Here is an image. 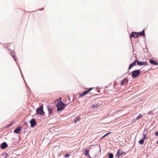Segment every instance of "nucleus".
<instances>
[{"label":"nucleus","instance_id":"f257e3e1","mask_svg":"<svg viewBox=\"0 0 158 158\" xmlns=\"http://www.w3.org/2000/svg\"><path fill=\"white\" fill-rule=\"evenodd\" d=\"M139 35L142 36L143 35L144 36H145L144 31L143 30L142 31L139 32H132L130 35V37L131 38L132 37H133L135 38H137Z\"/></svg>","mask_w":158,"mask_h":158},{"label":"nucleus","instance_id":"f03ea898","mask_svg":"<svg viewBox=\"0 0 158 158\" xmlns=\"http://www.w3.org/2000/svg\"><path fill=\"white\" fill-rule=\"evenodd\" d=\"M65 106V104L62 102L61 101L60 102H59L57 104V111L63 110Z\"/></svg>","mask_w":158,"mask_h":158},{"label":"nucleus","instance_id":"7ed1b4c3","mask_svg":"<svg viewBox=\"0 0 158 158\" xmlns=\"http://www.w3.org/2000/svg\"><path fill=\"white\" fill-rule=\"evenodd\" d=\"M37 114L42 116H44L45 113L43 110V106L42 105L36 109Z\"/></svg>","mask_w":158,"mask_h":158},{"label":"nucleus","instance_id":"20e7f679","mask_svg":"<svg viewBox=\"0 0 158 158\" xmlns=\"http://www.w3.org/2000/svg\"><path fill=\"white\" fill-rule=\"evenodd\" d=\"M140 74V72L139 70L133 71L132 73V76L135 78L137 77Z\"/></svg>","mask_w":158,"mask_h":158},{"label":"nucleus","instance_id":"39448f33","mask_svg":"<svg viewBox=\"0 0 158 158\" xmlns=\"http://www.w3.org/2000/svg\"><path fill=\"white\" fill-rule=\"evenodd\" d=\"M94 88L92 87L90 88L88 90L85 92H83V93L79 94V97H82L85 95L87 93H89L91 90H92Z\"/></svg>","mask_w":158,"mask_h":158},{"label":"nucleus","instance_id":"423d86ee","mask_svg":"<svg viewBox=\"0 0 158 158\" xmlns=\"http://www.w3.org/2000/svg\"><path fill=\"white\" fill-rule=\"evenodd\" d=\"M146 135L144 133H143V137H142V139L139 142V143L140 144L142 145L144 143V141L146 139Z\"/></svg>","mask_w":158,"mask_h":158},{"label":"nucleus","instance_id":"0eeeda50","mask_svg":"<svg viewBox=\"0 0 158 158\" xmlns=\"http://www.w3.org/2000/svg\"><path fill=\"white\" fill-rule=\"evenodd\" d=\"M30 123L31 127H34L36 124V122L34 119H31L30 121Z\"/></svg>","mask_w":158,"mask_h":158},{"label":"nucleus","instance_id":"6e6552de","mask_svg":"<svg viewBox=\"0 0 158 158\" xmlns=\"http://www.w3.org/2000/svg\"><path fill=\"white\" fill-rule=\"evenodd\" d=\"M137 63L138 65L139 66H142L143 65H147V63L146 62H141L137 61Z\"/></svg>","mask_w":158,"mask_h":158},{"label":"nucleus","instance_id":"1a4fd4ad","mask_svg":"<svg viewBox=\"0 0 158 158\" xmlns=\"http://www.w3.org/2000/svg\"><path fill=\"white\" fill-rule=\"evenodd\" d=\"M123 154V155H124L125 154V153L123 152L122 151H121L120 149H119L116 155L118 157H120V156L122 155Z\"/></svg>","mask_w":158,"mask_h":158},{"label":"nucleus","instance_id":"9d476101","mask_svg":"<svg viewBox=\"0 0 158 158\" xmlns=\"http://www.w3.org/2000/svg\"><path fill=\"white\" fill-rule=\"evenodd\" d=\"M128 82V81L127 79L125 78L121 81L120 85H125L127 84Z\"/></svg>","mask_w":158,"mask_h":158},{"label":"nucleus","instance_id":"9b49d317","mask_svg":"<svg viewBox=\"0 0 158 158\" xmlns=\"http://www.w3.org/2000/svg\"><path fill=\"white\" fill-rule=\"evenodd\" d=\"M91 107L94 108H97L99 107V106L97 102H94V103L91 105Z\"/></svg>","mask_w":158,"mask_h":158},{"label":"nucleus","instance_id":"f8f14e48","mask_svg":"<svg viewBox=\"0 0 158 158\" xmlns=\"http://www.w3.org/2000/svg\"><path fill=\"white\" fill-rule=\"evenodd\" d=\"M7 147V144L5 142L1 144V148L2 149H4Z\"/></svg>","mask_w":158,"mask_h":158},{"label":"nucleus","instance_id":"ddd939ff","mask_svg":"<svg viewBox=\"0 0 158 158\" xmlns=\"http://www.w3.org/2000/svg\"><path fill=\"white\" fill-rule=\"evenodd\" d=\"M137 60H135V61L133 62L129 66V69L130 70L131 68L133 67V66H134L136 65V63H137Z\"/></svg>","mask_w":158,"mask_h":158},{"label":"nucleus","instance_id":"4468645a","mask_svg":"<svg viewBox=\"0 0 158 158\" xmlns=\"http://www.w3.org/2000/svg\"><path fill=\"white\" fill-rule=\"evenodd\" d=\"M21 130V127H20L16 128L14 130V132L15 133H19Z\"/></svg>","mask_w":158,"mask_h":158},{"label":"nucleus","instance_id":"2eb2a0df","mask_svg":"<svg viewBox=\"0 0 158 158\" xmlns=\"http://www.w3.org/2000/svg\"><path fill=\"white\" fill-rule=\"evenodd\" d=\"M152 64L154 65H158V63L154 61L153 60H150L149 61Z\"/></svg>","mask_w":158,"mask_h":158},{"label":"nucleus","instance_id":"dca6fc26","mask_svg":"<svg viewBox=\"0 0 158 158\" xmlns=\"http://www.w3.org/2000/svg\"><path fill=\"white\" fill-rule=\"evenodd\" d=\"M83 154L85 156H87L89 154V151H88L87 149H86L83 152Z\"/></svg>","mask_w":158,"mask_h":158},{"label":"nucleus","instance_id":"f3484780","mask_svg":"<svg viewBox=\"0 0 158 158\" xmlns=\"http://www.w3.org/2000/svg\"><path fill=\"white\" fill-rule=\"evenodd\" d=\"M48 110L49 114H51L52 113V108L51 107H48Z\"/></svg>","mask_w":158,"mask_h":158},{"label":"nucleus","instance_id":"a211bd4d","mask_svg":"<svg viewBox=\"0 0 158 158\" xmlns=\"http://www.w3.org/2000/svg\"><path fill=\"white\" fill-rule=\"evenodd\" d=\"M114 157L113 155V154L110 153L109 154V158H113Z\"/></svg>","mask_w":158,"mask_h":158},{"label":"nucleus","instance_id":"6ab92c4d","mask_svg":"<svg viewBox=\"0 0 158 158\" xmlns=\"http://www.w3.org/2000/svg\"><path fill=\"white\" fill-rule=\"evenodd\" d=\"M142 115L140 114L136 118V119H139L142 117Z\"/></svg>","mask_w":158,"mask_h":158},{"label":"nucleus","instance_id":"aec40b11","mask_svg":"<svg viewBox=\"0 0 158 158\" xmlns=\"http://www.w3.org/2000/svg\"><path fill=\"white\" fill-rule=\"evenodd\" d=\"M79 120V118H78V117H76L74 120V121L75 123H76L77 122V121Z\"/></svg>","mask_w":158,"mask_h":158},{"label":"nucleus","instance_id":"412c9836","mask_svg":"<svg viewBox=\"0 0 158 158\" xmlns=\"http://www.w3.org/2000/svg\"><path fill=\"white\" fill-rule=\"evenodd\" d=\"M148 115H153V111H151L149 112L148 113Z\"/></svg>","mask_w":158,"mask_h":158},{"label":"nucleus","instance_id":"4be33fe9","mask_svg":"<svg viewBox=\"0 0 158 158\" xmlns=\"http://www.w3.org/2000/svg\"><path fill=\"white\" fill-rule=\"evenodd\" d=\"M111 133V132H110V133H107L106 134H105V135H104V136H103L102 137V138H103V137H105L106 136V135H109V134H110Z\"/></svg>","mask_w":158,"mask_h":158},{"label":"nucleus","instance_id":"5701e85b","mask_svg":"<svg viewBox=\"0 0 158 158\" xmlns=\"http://www.w3.org/2000/svg\"><path fill=\"white\" fill-rule=\"evenodd\" d=\"M11 44L9 43H7L6 44V46H7V47H9L10 46V45Z\"/></svg>","mask_w":158,"mask_h":158},{"label":"nucleus","instance_id":"b1692460","mask_svg":"<svg viewBox=\"0 0 158 158\" xmlns=\"http://www.w3.org/2000/svg\"><path fill=\"white\" fill-rule=\"evenodd\" d=\"M69 156V153H67L65 155V156H64L66 157H68Z\"/></svg>","mask_w":158,"mask_h":158},{"label":"nucleus","instance_id":"393cba45","mask_svg":"<svg viewBox=\"0 0 158 158\" xmlns=\"http://www.w3.org/2000/svg\"><path fill=\"white\" fill-rule=\"evenodd\" d=\"M155 135L156 136H158V131H156L155 132Z\"/></svg>","mask_w":158,"mask_h":158},{"label":"nucleus","instance_id":"a878e982","mask_svg":"<svg viewBox=\"0 0 158 158\" xmlns=\"http://www.w3.org/2000/svg\"><path fill=\"white\" fill-rule=\"evenodd\" d=\"M12 56L13 57H14V60L15 61H16V58L15 57V56H14V55H12Z\"/></svg>","mask_w":158,"mask_h":158},{"label":"nucleus","instance_id":"bb28decb","mask_svg":"<svg viewBox=\"0 0 158 158\" xmlns=\"http://www.w3.org/2000/svg\"><path fill=\"white\" fill-rule=\"evenodd\" d=\"M124 115V114H123V115H122L121 116H120L119 117H121L122 116H123ZM119 118V117L117 118Z\"/></svg>","mask_w":158,"mask_h":158},{"label":"nucleus","instance_id":"cd10ccee","mask_svg":"<svg viewBox=\"0 0 158 158\" xmlns=\"http://www.w3.org/2000/svg\"><path fill=\"white\" fill-rule=\"evenodd\" d=\"M156 143H157V144H158V141Z\"/></svg>","mask_w":158,"mask_h":158}]
</instances>
